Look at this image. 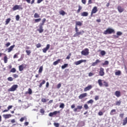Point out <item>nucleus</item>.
I'll list each match as a JSON object with an SVG mask.
<instances>
[{
  "mask_svg": "<svg viewBox=\"0 0 127 127\" xmlns=\"http://www.w3.org/2000/svg\"><path fill=\"white\" fill-rule=\"evenodd\" d=\"M24 120H25L24 117H22V118H21L20 119V122H23V121H24Z\"/></svg>",
  "mask_w": 127,
  "mask_h": 127,
  "instance_id": "69168bd1",
  "label": "nucleus"
},
{
  "mask_svg": "<svg viewBox=\"0 0 127 127\" xmlns=\"http://www.w3.org/2000/svg\"><path fill=\"white\" fill-rule=\"evenodd\" d=\"M8 81H9L10 82H11V81H13V78L11 77H9L7 78Z\"/></svg>",
  "mask_w": 127,
  "mask_h": 127,
  "instance_id": "603ef678",
  "label": "nucleus"
},
{
  "mask_svg": "<svg viewBox=\"0 0 127 127\" xmlns=\"http://www.w3.org/2000/svg\"><path fill=\"white\" fill-rule=\"evenodd\" d=\"M61 87V83H59L57 86V88L58 89H60Z\"/></svg>",
  "mask_w": 127,
  "mask_h": 127,
  "instance_id": "052dcab7",
  "label": "nucleus"
},
{
  "mask_svg": "<svg viewBox=\"0 0 127 127\" xmlns=\"http://www.w3.org/2000/svg\"><path fill=\"white\" fill-rule=\"evenodd\" d=\"M127 124V117L123 120V126H126Z\"/></svg>",
  "mask_w": 127,
  "mask_h": 127,
  "instance_id": "cd10ccee",
  "label": "nucleus"
},
{
  "mask_svg": "<svg viewBox=\"0 0 127 127\" xmlns=\"http://www.w3.org/2000/svg\"><path fill=\"white\" fill-rule=\"evenodd\" d=\"M100 54L101 55H102V56H104L106 55V52L105 51H101L100 52Z\"/></svg>",
  "mask_w": 127,
  "mask_h": 127,
  "instance_id": "c03bdc74",
  "label": "nucleus"
},
{
  "mask_svg": "<svg viewBox=\"0 0 127 127\" xmlns=\"http://www.w3.org/2000/svg\"><path fill=\"white\" fill-rule=\"evenodd\" d=\"M121 104H122V101L121 100H119L116 102L115 105L116 106H121Z\"/></svg>",
  "mask_w": 127,
  "mask_h": 127,
  "instance_id": "7c9ffc66",
  "label": "nucleus"
},
{
  "mask_svg": "<svg viewBox=\"0 0 127 127\" xmlns=\"http://www.w3.org/2000/svg\"><path fill=\"white\" fill-rule=\"evenodd\" d=\"M64 107H65V105L64 103H61L60 105V108L61 109H64Z\"/></svg>",
  "mask_w": 127,
  "mask_h": 127,
  "instance_id": "de8ad7c7",
  "label": "nucleus"
},
{
  "mask_svg": "<svg viewBox=\"0 0 127 127\" xmlns=\"http://www.w3.org/2000/svg\"><path fill=\"white\" fill-rule=\"evenodd\" d=\"M40 113L42 114V115H44V113H45V111H44V109L42 108L40 110Z\"/></svg>",
  "mask_w": 127,
  "mask_h": 127,
  "instance_id": "a19ab883",
  "label": "nucleus"
},
{
  "mask_svg": "<svg viewBox=\"0 0 127 127\" xmlns=\"http://www.w3.org/2000/svg\"><path fill=\"white\" fill-rule=\"evenodd\" d=\"M57 114H60V111H56L53 113L51 112L49 113V117H52L53 116H54V115H56Z\"/></svg>",
  "mask_w": 127,
  "mask_h": 127,
  "instance_id": "ddd939ff",
  "label": "nucleus"
},
{
  "mask_svg": "<svg viewBox=\"0 0 127 127\" xmlns=\"http://www.w3.org/2000/svg\"><path fill=\"white\" fill-rule=\"evenodd\" d=\"M83 24V21H76L75 22V27H78V26H82Z\"/></svg>",
  "mask_w": 127,
  "mask_h": 127,
  "instance_id": "2eb2a0df",
  "label": "nucleus"
},
{
  "mask_svg": "<svg viewBox=\"0 0 127 127\" xmlns=\"http://www.w3.org/2000/svg\"><path fill=\"white\" fill-rule=\"evenodd\" d=\"M39 28L37 29V30L39 32V33H42L44 31V29H43V26L42 25H39Z\"/></svg>",
  "mask_w": 127,
  "mask_h": 127,
  "instance_id": "9d476101",
  "label": "nucleus"
},
{
  "mask_svg": "<svg viewBox=\"0 0 127 127\" xmlns=\"http://www.w3.org/2000/svg\"><path fill=\"white\" fill-rule=\"evenodd\" d=\"M14 47H15V45H13L12 46H11L9 48L7 49V52L8 53H9L10 52H11V51H12Z\"/></svg>",
  "mask_w": 127,
  "mask_h": 127,
  "instance_id": "dca6fc26",
  "label": "nucleus"
},
{
  "mask_svg": "<svg viewBox=\"0 0 127 127\" xmlns=\"http://www.w3.org/2000/svg\"><path fill=\"white\" fill-rule=\"evenodd\" d=\"M102 81L103 80L102 79H99L98 80V83L100 87H102V86H103V82H102Z\"/></svg>",
  "mask_w": 127,
  "mask_h": 127,
  "instance_id": "bb28decb",
  "label": "nucleus"
},
{
  "mask_svg": "<svg viewBox=\"0 0 127 127\" xmlns=\"http://www.w3.org/2000/svg\"><path fill=\"white\" fill-rule=\"evenodd\" d=\"M4 57H3V61H4V63H7V57L6 56V55H4Z\"/></svg>",
  "mask_w": 127,
  "mask_h": 127,
  "instance_id": "c756f323",
  "label": "nucleus"
},
{
  "mask_svg": "<svg viewBox=\"0 0 127 127\" xmlns=\"http://www.w3.org/2000/svg\"><path fill=\"white\" fill-rule=\"evenodd\" d=\"M71 57V54H69V55L66 57V59H70V58Z\"/></svg>",
  "mask_w": 127,
  "mask_h": 127,
  "instance_id": "4d7b16f0",
  "label": "nucleus"
},
{
  "mask_svg": "<svg viewBox=\"0 0 127 127\" xmlns=\"http://www.w3.org/2000/svg\"><path fill=\"white\" fill-rule=\"evenodd\" d=\"M93 103H94V100L93 99H90L89 101L87 102V104H91V105L93 104Z\"/></svg>",
  "mask_w": 127,
  "mask_h": 127,
  "instance_id": "e433bc0d",
  "label": "nucleus"
},
{
  "mask_svg": "<svg viewBox=\"0 0 127 127\" xmlns=\"http://www.w3.org/2000/svg\"><path fill=\"white\" fill-rule=\"evenodd\" d=\"M39 21H41V18L35 19V23L39 22Z\"/></svg>",
  "mask_w": 127,
  "mask_h": 127,
  "instance_id": "3c124183",
  "label": "nucleus"
},
{
  "mask_svg": "<svg viewBox=\"0 0 127 127\" xmlns=\"http://www.w3.org/2000/svg\"><path fill=\"white\" fill-rule=\"evenodd\" d=\"M101 61L99 60H96L95 62H94L92 64V66H96V65H98V63H100Z\"/></svg>",
  "mask_w": 127,
  "mask_h": 127,
  "instance_id": "6ab92c4d",
  "label": "nucleus"
},
{
  "mask_svg": "<svg viewBox=\"0 0 127 127\" xmlns=\"http://www.w3.org/2000/svg\"><path fill=\"white\" fill-rule=\"evenodd\" d=\"M10 20H11V19L10 18H7L5 21V25H7L10 22Z\"/></svg>",
  "mask_w": 127,
  "mask_h": 127,
  "instance_id": "2f4dec72",
  "label": "nucleus"
},
{
  "mask_svg": "<svg viewBox=\"0 0 127 127\" xmlns=\"http://www.w3.org/2000/svg\"><path fill=\"white\" fill-rule=\"evenodd\" d=\"M82 106H77V109L78 110L82 109Z\"/></svg>",
  "mask_w": 127,
  "mask_h": 127,
  "instance_id": "338daca9",
  "label": "nucleus"
},
{
  "mask_svg": "<svg viewBox=\"0 0 127 127\" xmlns=\"http://www.w3.org/2000/svg\"><path fill=\"white\" fill-rule=\"evenodd\" d=\"M87 96H88V94H87V93H82L78 96V99H79L80 100H82V99L86 98Z\"/></svg>",
  "mask_w": 127,
  "mask_h": 127,
  "instance_id": "1a4fd4ad",
  "label": "nucleus"
},
{
  "mask_svg": "<svg viewBox=\"0 0 127 127\" xmlns=\"http://www.w3.org/2000/svg\"><path fill=\"white\" fill-rule=\"evenodd\" d=\"M45 83H46V81L44 80H42V82L39 85V87L42 88V85H44V84H45Z\"/></svg>",
  "mask_w": 127,
  "mask_h": 127,
  "instance_id": "5701e85b",
  "label": "nucleus"
},
{
  "mask_svg": "<svg viewBox=\"0 0 127 127\" xmlns=\"http://www.w3.org/2000/svg\"><path fill=\"white\" fill-rule=\"evenodd\" d=\"M67 67H68V64H64V65L62 66V69H65Z\"/></svg>",
  "mask_w": 127,
  "mask_h": 127,
  "instance_id": "4c0bfd02",
  "label": "nucleus"
},
{
  "mask_svg": "<svg viewBox=\"0 0 127 127\" xmlns=\"http://www.w3.org/2000/svg\"><path fill=\"white\" fill-rule=\"evenodd\" d=\"M97 11H98V7L97 6H94L92 10L91 11V16H93V14H94V13H96L97 12Z\"/></svg>",
  "mask_w": 127,
  "mask_h": 127,
  "instance_id": "6e6552de",
  "label": "nucleus"
},
{
  "mask_svg": "<svg viewBox=\"0 0 127 127\" xmlns=\"http://www.w3.org/2000/svg\"><path fill=\"white\" fill-rule=\"evenodd\" d=\"M84 108L85 110H88L89 106H88V104H84Z\"/></svg>",
  "mask_w": 127,
  "mask_h": 127,
  "instance_id": "8fccbe9b",
  "label": "nucleus"
},
{
  "mask_svg": "<svg viewBox=\"0 0 127 127\" xmlns=\"http://www.w3.org/2000/svg\"><path fill=\"white\" fill-rule=\"evenodd\" d=\"M59 13L61 15L64 16L65 14H66V12L64 11V10H62L59 12Z\"/></svg>",
  "mask_w": 127,
  "mask_h": 127,
  "instance_id": "c85d7f7f",
  "label": "nucleus"
},
{
  "mask_svg": "<svg viewBox=\"0 0 127 127\" xmlns=\"http://www.w3.org/2000/svg\"><path fill=\"white\" fill-rule=\"evenodd\" d=\"M103 66H105V65H109V61H105L104 63L102 64Z\"/></svg>",
  "mask_w": 127,
  "mask_h": 127,
  "instance_id": "49530a36",
  "label": "nucleus"
},
{
  "mask_svg": "<svg viewBox=\"0 0 127 127\" xmlns=\"http://www.w3.org/2000/svg\"><path fill=\"white\" fill-rule=\"evenodd\" d=\"M116 76H121L122 75V71L121 70H118L115 72Z\"/></svg>",
  "mask_w": 127,
  "mask_h": 127,
  "instance_id": "393cba45",
  "label": "nucleus"
},
{
  "mask_svg": "<svg viewBox=\"0 0 127 127\" xmlns=\"http://www.w3.org/2000/svg\"><path fill=\"white\" fill-rule=\"evenodd\" d=\"M116 109H113L110 112L111 116H114L116 114Z\"/></svg>",
  "mask_w": 127,
  "mask_h": 127,
  "instance_id": "a878e982",
  "label": "nucleus"
},
{
  "mask_svg": "<svg viewBox=\"0 0 127 127\" xmlns=\"http://www.w3.org/2000/svg\"><path fill=\"white\" fill-rule=\"evenodd\" d=\"M112 33H115V30L111 28H108L103 32V34H105V35H107V34H112Z\"/></svg>",
  "mask_w": 127,
  "mask_h": 127,
  "instance_id": "f03ea898",
  "label": "nucleus"
},
{
  "mask_svg": "<svg viewBox=\"0 0 127 127\" xmlns=\"http://www.w3.org/2000/svg\"><path fill=\"white\" fill-rule=\"evenodd\" d=\"M27 67V64H22L20 65L19 66V70L21 71H23L24 69H25Z\"/></svg>",
  "mask_w": 127,
  "mask_h": 127,
  "instance_id": "423d86ee",
  "label": "nucleus"
},
{
  "mask_svg": "<svg viewBox=\"0 0 127 127\" xmlns=\"http://www.w3.org/2000/svg\"><path fill=\"white\" fill-rule=\"evenodd\" d=\"M10 72H11V73H15L16 72V69L15 68H12L10 70Z\"/></svg>",
  "mask_w": 127,
  "mask_h": 127,
  "instance_id": "79ce46f5",
  "label": "nucleus"
},
{
  "mask_svg": "<svg viewBox=\"0 0 127 127\" xmlns=\"http://www.w3.org/2000/svg\"><path fill=\"white\" fill-rule=\"evenodd\" d=\"M92 88H93V86H92V85H89L84 89V92L90 91V90H91Z\"/></svg>",
  "mask_w": 127,
  "mask_h": 127,
  "instance_id": "f8f14e48",
  "label": "nucleus"
},
{
  "mask_svg": "<svg viewBox=\"0 0 127 127\" xmlns=\"http://www.w3.org/2000/svg\"><path fill=\"white\" fill-rule=\"evenodd\" d=\"M3 117L4 119H9V118H11V115L10 114H5L3 115Z\"/></svg>",
  "mask_w": 127,
  "mask_h": 127,
  "instance_id": "aec40b11",
  "label": "nucleus"
},
{
  "mask_svg": "<svg viewBox=\"0 0 127 127\" xmlns=\"http://www.w3.org/2000/svg\"><path fill=\"white\" fill-rule=\"evenodd\" d=\"M103 67H101L100 68V71H99V75L100 76H104L105 75V71Z\"/></svg>",
  "mask_w": 127,
  "mask_h": 127,
  "instance_id": "4468645a",
  "label": "nucleus"
},
{
  "mask_svg": "<svg viewBox=\"0 0 127 127\" xmlns=\"http://www.w3.org/2000/svg\"><path fill=\"white\" fill-rule=\"evenodd\" d=\"M49 48H50V45H47L46 47L42 49L43 53H46V52H47Z\"/></svg>",
  "mask_w": 127,
  "mask_h": 127,
  "instance_id": "9b49d317",
  "label": "nucleus"
},
{
  "mask_svg": "<svg viewBox=\"0 0 127 127\" xmlns=\"http://www.w3.org/2000/svg\"><path fill=\"white\" fill-rule=\"evenodd\" d=\"M13 77H14V78H18V75L16 74H13Z\"/></svg>",
  "mask_w": 127,
  "mask_h": 127,
  "instance_id": "bf43d9fd",
  "label": "nucleus"
},
{
  "mask_svg": "<svg viewBox=\"0 0 127 127\" xmlns=\"http://www.w3.org/2000/svg\"><path fill=\"white\" fill-rule=\"evenodd\" d=\"M26 94H29V95H31L32 94V90L31 88L28 89V91L26 92Z\"/></svg>",
  "mask_w": 127,
  "mask_h": 127,
  "instance_id": "c9c22d12",
  "label": "nucleus"
},
{
  "mask_svg": "<svg viewBox=\"0 0 127 127\" xmlns=\"http://www.w3.org/2000/svg\"><path fill=\"white\" fill-rule=\"evenodd\" d=\"M34 17L35 18H38V17H40V16L39 15V14H38V13H35L34 14Z\"/></svg>",
  "mask_w": 127,
  "mask_h": 127,
  "instance_id": "ea45409f",
  "label": "nucleus"
},
{
  "mask_svg": "<svg viewBox=\"0 0 127 127\" xmlns=\"http://www.w3.org/2000/svg\"><path fill=\"white\" fill-rule=\"evenodd\" d=\"M26 0V1H27V2L28 3H31V4H33V3H34L35 0Z\"/></svg>",
  "mask_w": 127,
  "mask_h": 127,
  "instance_id": "b1692460",
  "label": "nucleus"
},
{
  "mask_svg": "<svg viewBox=\"0 0 127 127\" xmlns=\"http://www.w3.org/2000/svg\"><path fill=\"white\" fill-rule=\"evenodd\" d=\"M12 9L13 11L17 10V9H23V8L22 7V5H15L13 8Z\"/></svg>",
  "mask_w": 127,
  "mask_h": 127,
  "instance_id": "39448f33",
  "label": "nucleus"
},
{
  "mask_svg": "<svg viewBox=\"0 0 127 127\" xmlns=\"http://www.w3.org/2000/svg\"><path fill=\"white\" fill-rule=\"evenodd\" d=\"M60 61H61V59H58L57 61L54 62L53 64L56 66V65H58V64L60 63Z\"/></svg>",
  "mask_w": 127,
  "mask_h": 127,
  "instance_id": "4be33fe9",
  "label": "nucleus"
},
{
  "mask_svg": "<svg viewBox=\"0 0 127 127\" xmlns=\"http://www.w3.org/2000/svg\"><path fill=\"white\" fill-rule=\"evenodd\" d=\"M82 8V7L81 6V5H78V9L77 10V13H80V11H81Z\"/></svg>",
  "mask_w": 127,
  "mask_h": 127,
  "instance_id": "72a5a7b5",
  "label": "nucleus"
},
{
  "mask_svg": "<svg viewBox=\"0 0 127 127\" xmlns=\"http://www.w3.org/2000/svg\"><path fill=\"white\" fill-rule=\"evenodd\" d=\"M42 71H43V66H41L39 69V73H42Z\"/></svg>",
  "mask_w": 127,
  "mask_h": 127,
  "instance_id": "37998d69",
  "label": "nucleus"
},
{
  "mask_svg": "<svg viewBox=\"0 0 127 127\" xmlns=\"http://www.w3.org/2000/svg\"><path fill=\"white\" fill-rule=\"evenodd\" d=\"M40 47H41V44L38 43V44L36 45L37 48H40Z\"/></svg>",
  "mask_w": 127,
  "mask_h": 127,
  "instance_id": "5fc2aeb1",
  "label": "nucleus"
},
{
  "mask_svg": "<svg viewBox=\"0 0 127 127\" xmlns=\"http://www.w3.org/2000/svg\"><path fill=\"white\" fill-rule=\"evenodd\" d=\"M54 126L56 127H59V124H58V123H54Z\"/></svg>",
  "mask_w": 127,
  "mask_h": 127,
  "instance_id": "0e129e2a",
  "label": "nucleus"
},
{
  "mask_svg": "<svg viewBox=\"0 0 127 127\" xmlns=\"http://www.w3.org/2000/svg\"><path fill=\"white\" fill-rule=\"evenodd\" d=\"M119 116H120V118H124V116H125V114H124V113H123V114H120Z\"/></svg>",
  "mask_w": 127,
  "mask_h": 127,
  "instance_id": "680f3d73",
  "label": "nucleus"
},
{
  "mask_svg": "<svg viewBox=\"0 0 127 127\" xmlns=\"http://www.w3.org/2000/svg\"><path fill=\"white\" fill-rule=\"evenodd\" d=\"M48 101H49V99H46L45 98H42L41 99V102H42V103H46Z\"/></svg>",
  "mask_w": 127,
  "mask_h": 127,
  "instance_id": "58836bf2",
  "label": "nucleus"
},
{
  "mask_svg": "<svg viewBox=\"0 0 127 127\" xmlns=\"http://www.w3.org/2000/svg\"><path fill=\"white\" fill-rule=\"evenodd\" d=\"M26 53L28 56H29L31 54V51L27 50H26Z\"/></svg>",
  "mask_w": 127,
  "mask_h": 127,
  "instance_id": "a18cd8bd",
  "label": "nucleus"
},
{
  "mask_svg": "<svg viewBox=\"0 0 127 127\" xmlns=\"http://www.w3.org/2000/svg\"><path fill=\"white\" fill-rule=\"evenodd\" d=\"M117 35L118 36H121V35H123V33L121 31H118L117 32Z\"/></svg>",
  "mask_w": 127,
  "mask_h": 127,
  "instance_id": "09e8293b",
  "label": "nucleus"
},
{
  "mask_svg": "<svg viewBox=\"0 0 127 127\" xmlns=\"http://www.w3.org/2000/svg\"><path fill=\"white\" fill-rule=\"evenodd\" d=\"M89 49L85 48L84 50L81 51V55H84V56H88L89 55Z\"/></svg>",
  "mask_w": 127,
  "mask_h": 127,
  "instance_id": "7ed1b4c3",
  "label": "nucleus"
},
{
  "mask_svg": "<svg viewBox=\"0 0 127 127\" xmlns=\"http://www.w3.org/2000/svg\"><path fill=\"white\" fill-rule=\"evenodd\" d=\"M94 99H95V101H98V100H99V96H95Z\"/></svg>",
  "mask_w": 127,
  "mask_h": 127,
  "instance_id": "13d9d810",
  "label": "nucleus"
},
{
  "mask_svg": "<svg viewBox=\"0 0 127 127\" xmlns=\"http://www.w3.org/2000/svg\"><path fill=\"white\" fill-rule=\"evenodd\" d=\"M104 115V113H103V112L100 111L98 112V116H103Z\"/></svg>",
  "mask_w": 127,
  "mask_h": 127,
  "instance_id": "6e6d98bb",
  "label": "nucleus"
},
{
  "mask_svg": "<svg viewBox=\"0 0 127 127\" xmlns=\"http://www.w3.org/2000/svg\"><path fill=\"white\" fill-rule=\"evenodd\" d=\"M83 62L86 63L87 62V61L86 60H81L76 62H75L74 63V65H76L77 66V65H80V64H81V63H83Z\"/></svg>",
  "mask_w": 127,
  "mask_h": 127,
  "instance_id": "0eeeda50",
  "label": "nucleus"
},
{
  "mask_svg": "<svg viewBox=\"0 0 127 127\" xmlns=\"http://www.w3.org/2000/svg\"><path fill=\"white\" fill-rule=\"evenodd\" d=\"M89 15V13L88 12H83L81 13V16H88Z\"/></svg>",
  "mask_w": 127,
  "mask_h": 127,
  "instance_id": "412c9836",
  "label": "nucleus"
},
{
  "mask_svg": "<svg viewBox=\"0 0 127 127\" xmlns=\"http://www.w3.org/2000/svg\"><path fill=\"white\" fill-rule=\"evenodd\" d=\"M10 45V43L8 42L5 44V46L6 47H8V46H9Z\"/></svg>",
  "mask_w": 127,
  "mask_h": 127,
  "instance_id": "e2e57ef3",
  "label": "nucleus"
},
{
  "mask_svg": "<svg viewBox=\"0 0 127 127\" xmlns=\"http://www.w3.org/2000/svg\"><path fill=\"white\" fill-rule=\"evenodd\" d=\"M92 3V0H88V4H91Z\"/></svg>",
  "mask_w": 127,
  "mask_h": 127,
  "instance_id": "774afa93",
  "label": "nucleus"
},
{
  "mask_svg": "<svg viewBox=\"0 0 127 127\" xmlns=\"http://www.w3.org/2000/svg\"><path fill=\"white\" fill-rule=\"evenodd\" d=\"M45 21H46V18H43L42 21V23L40 24V25H44V23H45Z\"/></svg>",
  "mask_w": 127,
  "mask_h": 127,
  "instance_id": "f704fd0d",
  "label": "nucleus"
},
{
  "mask_svg": "<svg viewBox=\"0 0 127 127\" xmlns=\"http://www.w3.org/2000/svg\"><path fill=\"white\" fill-rule=\"evenodd\" d=\"M18 87V85L17 84L13 85L11 86V88H9L8 91V92H14V91H15L16 89Z\"/></svg>",
  "mask_w": 127,
  "mask_h": 127,
  "instance_id": "20e7f679",
  "label": "nucleus"
},
{
  "mask_svg": "<svg viewBox=\"0 0 127 127\" xmlns=\"http://www.w3.org/2000/svg\"><path fill=\"white\" fill-rule=\"evenodd\" d=\"M19 18H20V17H19V15H17L16 16V20H17V21H18V20H19Z\"/></svg>",
  "mask_w": 127,
  "mask_h": 127,
  "instance_id": "864d4df0",
  "label": "nucleus"
},
{
  "mask_svg": "<svg viewBox=\"0 0 127 127\" xmlns=\"http://www.w3.org/2000/svg\"><path fill=\"white\" fill-rule=\"evenodd\" d=\"M115 96H116V97L117 98H120V97H121V91H116L115 92Z\"/></svg>",
  "mask_w": 127,
  "mask_h": 127,
  "instance_id": "a211bd4d",
  "label": "nucleus"
},
{
  "mask_svg": "<svg viewBox=\"0 0 127 127\" xmlns=\"http://www.w3.org/2000/svg\"><path fill=\"white\" fill-rule=\"evenodd\" d=\"M75 31L76 33L73 35V37H80V35H83L85 33L84 30L79 32V29L77 27H75Z\"/></svg>",
  "mask_w": 127,
  "mask_h": 127,
  "instance_id": "f257e3e1",
  "label": "nucleus"
},
{
  "mask_svg": "<svg viewBox=\"0 0 127 127\" xmlns=\"http://www.w3.org/2000/svg\"><path fill=\"white\" fill-rule=\"evenodd\" d=\"M103 86H104V87H108L109 83H108V82H107L106 81H103Z\"/></svg>",
  "mask_w": 127,
  "mask_h": 127,
  "instance_id": "473e14b6",
  "label": "nucleus"
},
{
  "mask_svg": "<svg viewBox=\"0 0 127 127\" xmlns=\"http://www.w3.org/2000/svg\"><path fill=\"white\" fill-rule=\"evenodd\" d=\"M117 9L119 12H120V13H121V12H123L125 10V9H124V8L122 7V6H118L117 7Z\"/></svg>",
  "mask_w": 127,
  "mask_h": 127,
  "instance_id": "f3484780",
  "label": "nucleus"
}]
</instances>
